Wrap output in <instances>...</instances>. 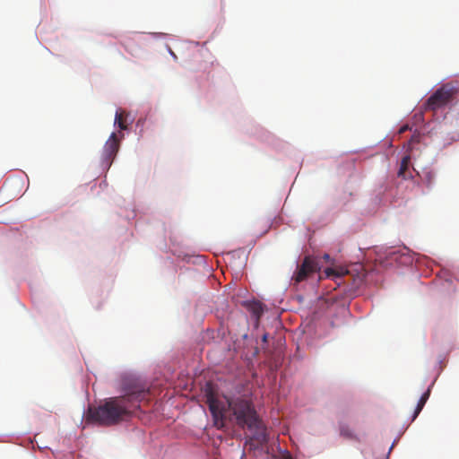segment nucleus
<instances>
[{"label": "nucleus", "instance_id": "1", "mask_svg": "<svg viewBox=\"0 0 459 459\" xmlns=\"http://www.w3.org/2000/svg\"><path fill=\"white\" fill-rule=\"evenodd\" d=\"M206 403L212 415L214 425L218 429L226 426L227 420L235 421L242 428L255 426L259 418L252 402L244 396L221 399L212 383H207L204 389Z\"/></svg>", "mask_w": 459, "mask_h": 459}, {"label": "nucleus", "instance_id": "2", "mask_svg": "<svg viewBox=\"0 0 459 459\" xmlns=\"http://www.w3.org/2000/svg\"><path fill=\"white\" fill-rule=\"evenodd\" d=\"M145 395V391L140 390L105 400L98 407H89L87 420L104 426L117 424L130 415L132 409L137 406L135 403L140 402Z\"/></svg>", "mask_w": 459, "mask_h": 459}, {"label": "nucleus", "instance_id": "3", "mask_svg": "<svg viewBox=\"0 0 459 459\" xmlns=\"http://www.w3.org/2000/svg\"><path fill=\"white\" fill-rule=\"evenodd\" d=\"M456 88L451 83L443 84L436 90L424 103V109L436 111L447 104L455 98Z\"/></svg>", "mask_w": 459, "mask_h": 459}, {"label": "nucleus", "instance_id": "4", "mask_svg": "<svg viewBox=\"0 0 459 459\" xmlns=\"http://www.w3.org/2000/svg\"><path fill=\"white\" fill-rule=\"evenodd\" d=\"M319 270L320 265L317 260L311 256H306L301 264L298 266L297 272L293 275L292 279L296 283H299Z\"/></svg>", "mask_w": 459, "mask_h": 459}, {"label": "nucleus", "instance_id": "5", "mask_svg": "<svg viewBox=\"0 0 459 459\" xmlns=\"http://www.w3.org/2000/svg\"><path fill=\"white\" fill-rule=\"evenodd\" d=\"M247 429L252 432V437H250L251 446L258 448L267 443L268 436L266 428L259 418L256 420L255 426Z\"/></svg>", "mask_w": 459, "mask_h": 459}, {"label": "nucleus", "instance_id": "6", "mask_svg": "<svg viewBox=\"0 0 459 459\" xmlns=\"http://www.w3.org/2000/svg\"><path fill=\"white\" fill-rule=\"evenodd\" d=\"M119 149V142L116 133H112L108 140L106 142L103 149V159L107 165L110 166L113 159L117 155Z\"/></svg>", "mask_w": 459, "mask_h": 459}, {"label": "nucleus", "instance_id": "7", "mask_svg": "<svg viewBox=\"0 0 459 459\" xmlns=\"http://www.w3.org/2000/svg\"><path fill=\"white\" fill-rule=\"evenodd\" d=\"M429 395H430V388H428V390L421 395V397L420 398V400L418 402V404L416 406V409H415V411H414V414H413V417H412V420H414L418 417L420 412L422 411V409H423L425 403H427Z\"/></svg>", "mask_w": 459, "mask_h": 459}, {"label": "nucleus", "instance_id": "8", "mask_svg": "<svg viewBox=\"0 0 459 459\" xmlns=\"http://www.w3.org/2000/svg\"><path fill=\"white\" fill-rule=\"evenodd\" d=\"M347 273H348V272L346 270H343L342 268H340V269L326 268L325 270V276L327 278H333V280H339Z\"/></svg>", "mask_w": 459, "mask_h": 459}, {"label": "nucleus", "instance_id": "9", "mask_svg": "<svg viewBox=\"0 0 459 459\" xmlns=\"http://www.w3.org/2000/svg\"><path fill=\"white\" fill-rule=\"evenodd\" d=\"M410 161H411L410 155H406L402 159L400 168L398 170V177H401L404 179L407 178L406 171L408 170Z\"/></svg>", "mask_w": 459, "mask_h": 459}, {"label": "nucleus", "instance_id": "10", "mask_svg": "<svg viewBox=\"0 0 459 459\" xmlns=\"http://www.w3.org/2000/svg\"><path fill=\"white\" fill-rule=\"evenodd\" d=\"M115 124H117L121 130H126L127 128L126 119L123 117V113H116Z\"/></svg>", "mask_w": 459, "mask_h": 459}, {"label": "nucleus", "instance_id": "11", "mask_svg": "<svg viewBox=\"0 0 459 459\" xmlns=\"http://www.w3.org/2000/svg\"><path fill=\"white\" fill-rule=\"evenodd\" d=\"M341 434L343 435V436H346V437H351L350 431L347 430V429H344V428L341 429Z\"/></svg>", "mask_w": 459, "mask_h": 459}, {"label": "nucleus", "instance_id": "12", "mask_svg": "<svg viewBox=\"0 0 459 459\" xmlns=\"http://www.w3.org/2000/svg\"><path fill=\"white\" fill-rule=\"evenodd\" d=\"M123 45H124L125 48H126L128 52H130V54L134 55L133 50H130V49L128 48V46H127L126 44H123Z\"/></svg>", "mask_w": 459, "mask_h": 459}, {"label": "nucleus", "instance_id": "13", "mask_svg": "<svg viewBox=\"0 0 459 459\" xmlns=\"http://www.w3.org/2000/svg\"><path fill=\"white\" fill-rule=\"evenodd\" d=\"M267 338H268V335H267L266 333H265V334H264V335H263V338H262L263 342H267Z\"/></svg>", "mask_w": 459, "mask_h": 459}, {"label": "nucleus", "instance_id": "14", "mask_svg": "<svg viewBox=\"0 0 459 459\" xmlns=\"http://www.w3.org/2000/svg\"><path fill=\"white\" fill-rule=\"evenodd\" d=\"M324 258H325V259H326V260H327V259H329V255L325 254V255H324Z\"/></svg>", "mask_w": 459, "mask_h": 459}, {"label": "nucleus", "instance_id": "15", "mask_svg": "<svg viewBox=\"0 0 459 459\" xmlns=\"http://www.w3.org/2000/svg\"><path fill=\"white\" fill-rule=\"evenodd\" d=\"M405 130H406V127H403V128H401V132H403V131H405Z\"/></svg>", "mask_w": 459, "mask_h": 459}]
</instances>
